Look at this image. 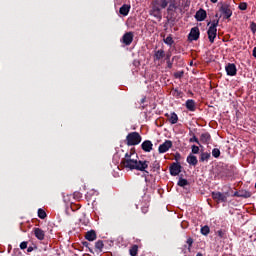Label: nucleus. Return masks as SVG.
<instances>
[{
    "mask_svg": "<svg viewBox=\"0 0 256 256\" xmlns=\"http://www.w3.org/2000/svg\"><path fill=\"white\" fill-rule=\"evenodd\" d=\"M121 167L124 169H129L130 171H145V173H149L145 169L149 167V161H141L134 158H131V154L126 153L124 158L121 159L120 162Z\"/></svg>",
    "mask_w": 256,
    "mask_h": 256,
    "instance_id": "nucleus-1",
    "label": "nucleus"
},
{
    "mask_svg": "<svg viewBox=\"0 0 256 256\" xmlns=\"http://www.w3.org/2000/svg\"><path fill=\"white\" fill-rule=\"evenodd\" d=\"M215 17L216 19H214L212 23L208 22L207 24V25H210L207 31V35L210 43H215V38L217 37V26L219 25V19H221V17L225 19V5H222L220 7V14L216 13Z\"/></svg>",
    "mask_w": 256,
    "mask_h": 256,
    "instance_id": "nucleus-2",
    "label": "nucleus"
},
{
    "mask_svg": "<svg viewBox=\"0 0 256 256\" xmlns=\"http://www.w3.org/2000/svg\"><path fill=\"white\" fill-rule=\"evenodd\" d=\"M177 11H180V13L183 11V8H181V2L179 0H169L166 16L168 23H172V25L175 24L177 17H179V12Z\"/></svg>",
    "mask_w": 256,
    "mask_h": 256,
    "instance_id": "nucleus-3",
    "label": "nucleus"
},
{
    "mask_svg": "<svg viewBox=\"0 0 256 256\" xmlns=\"http://www.w3.org/2000/svg\"><path fill=\"white\" fill-rule=\"evenodd\" d=\"M126 145L128 147H135L143 141V137H141V134L139 132H130L126 136Z\"/></svg>",
    "mask_w": 256,
    "mask_h": 256,
    "instance_id": "nucleus-4",
    "label": "nucleus"
},
{
    "mask_svg": "<svg viewBox=\"0 0 256 256\" xmlns=\"http://www.w3.org/2000/svg\"><path fill=\"white\" fill-rule=\"evenodd\" d=\"M238 175L237 168L234 165H226L225 177L229 181L236 179Z\"/></svg>",
    "mask_w": 256,
    "mask_h": 256,
    "instance_id": "nucleus-5",
    "label": "nucleus"
},
{
    "mask_svg": "<svg viewBox=\"0 0 256 256\" xmlns=\"http://www.w3.org/2000/svg\"><path fill=\"white\" fill-rule=\"evenodd\" d=\"M251 192L247 190H241L239 192H226V197H242L243 199H249L251 197Z\"/></svg>",
    "mask_w": 256,
    "mask_h": 256,
    "instance_id": "nucleus-6",
    "label": "nucleus"
},
{
    "mask_svg": "<svg viewBox=\"0 0 256 256\" xmlns=\"http://www.w3.org/2000/svg\"><path fill=\"white\" fill-rule=\"evenodd\" d=\"M181 169H183V166L179 162H173L169 167L170 175L177 177L181 173Z\"/></svg>",
    "mask_w": 256,
    "mask_h": 256,
    "instance_id": "nucleus-7",
    "label": "nucleus"
},
{
    "mask_svg": "<svg viewBox=\"0 0 256 256\" xmlns=\"http://www.w3.org/2000/svg\"><path fill=\"white\" fill-rule=\"evenodd\" d=\"M135 37V34L133 32H126L122 38H121V43H123V45H126V47H129V45H131V43H133V39Z\"/></svg>",
    "mask_w": 256,
    "mask_h": 256,
    "instance_id": "nucleus-8",
    "label": "nucleus"
},
{
    "mask_svg": "<svg viewBox=\"0 0 256 256\" xmlns=\"http://www.w3.org/2000/svg\"><path fill=\"white\" fill-rule=\"evenodd\" d=\"M201 35V32L199 31V27H193L190 30V33L188 35L189 41H198L199 37Z\"/></svg>",
    "mask_w": 256,
    "mask_h": 256,
    "instance_id": "nucleus-9",
    "label": "nucleus"
},
{
    "mask_svg": "<svg viewBox=\"0 0 256 256\" xmlns=\"http://www.w3.org/2000/svg\"><path fill=\"white\" fill-rule=\"evenodd\" d=\"M173 147V141L165 140L164 143L160 144L158 147V153H167Z\"/></svg>",
    "mask_w": 256,
    "mask_h": 256,
    "instance_id": "nucleus-10",
    "label": "nucleus"
},
{
    "mask_svg": "<svg viewBox=\"0 0 256 256\" xmlns=\"http://www.w3.org/2000/svg\"><path fill=\"white\" fill-rule=\"evenodd\" d=\"M225 71L229 77H235V75H237V65L234 63H228L225 66Z\"/></svg>",
    "mask_w": 256,
    "mask_h": 256,
    "instance_id": "nucleus-11",
    "label": "nucleus"
},
{
    "mask_svg": "<svg viewBox=\"0 0 256 256\" xmlns=\"http://www.w3.org/2000/svg\"><path fill=\"white\" fill-rule=\"evenodd\" d=\"M141 149L145 151V153H151L153 151V142L151 140H145L141 144Z\"/></svg>",
    "mask_w": 256,
    "mask_h": 256,
    "instance_id": "nucleus-12",
    "label": "nucleus"
},
{
    "mask_svg": "<svg viewBox=\"0 0 256 256\" xmlns=\"http://www.w3.org/2000/svg\"><path fill=\"white\" fill-rule=\"evenodd\" d=\"M169 5V0H154L153 7H158V9H166Z\"/></svg>",
    "mask_w": 256,
    "mask_h": 256,
    "instance_id": "nucleus-13",
    "label": "nucleus"
},
{
    "mask_svg": "<svg viewBox=\"0 0 256 256\" xmlns=\"http://www.w3.org/2000/svg\"><path fill=\"white\" fill-rule=\"evenodd\" d=\"M196 21H205L207 19V11L204 9H199L195 14Z\"/></svg>",
    "mask_w": 256,
    "mask_h": 256,
    "instance_id": "nucleus-14",
    "label": "nucleus"
},
{
    "mask_svg": "<svg viewBox=\"0 0 256 256\" xmlns=\"http://www.w3.org/2000/svg\"><path fill=\"white\" fill-rule=\"evenodd\" d=\"M212 198L214 201H217V203H225V194L221 192H213Z\"/></svg>",
    "mask_w": 256,
    "mask_h": 256,
    "instance_id": "nucleus-15",
    "label": "nucleus"
},
{
    "mask_svg": "<svg viewBox=\"0 0 256 256\" xmlns=\"http://www.w3.org/2000/svg\"><path fill=\"white\" fill-rule=\"evenodd\" d=\"M165 117L168 118V121L171 123V125H175L179 121V116H177V113L175 112H172L170 115L169 113H166Z\"/></svg>",
    "mask_w": 256,
    "mask_h": 256,
    "instance_id": "nucleus-16",
    "label": "nucleus"
},
{
    "mask_svg": "<svg viewBox=\"0 0 256 256\" xmlns=\"http://www.w3.org/2000/svg\"><path fill=\"white\" fill-rule=\"evenodd\" d=\"M33 232H34L36 239H38L39 241H43V239H45V231H43V229L34 228Z\"/></svg>",
    "mask_w": 256,
    "mask_h": 256,
    "instance_id": "nucleus-17",
    "label": "nucleus"
},
{
    "mask_svg": "<svg viewBox=\"0 0 256 256\" xmlns=\"http://www.w3.org/2000/svg\"><path fill=\"white\" fill-rule=\"evenodd\" d=\"M129 11H131V5L129 4H123L119 9V13L120 15H123V17H127Z\"/></svg>",
    "mask_w": 256,
    "mask_h": 256,
    "instance_id": "nucleus-18",
    "label": "nucleus"
},
{
    "mask_svg": "<svg viewBox=\"0 0 256 256\" xmlns=\"http://www.w3.org/2000/svg\"><path fill=\"white\" fill-rule=\"evenodd\" d=\"M185 107L186 109H188V111H196L197 109V104L195 103V100L193 99H188L185 103Z\"/></svg>",
    "mask_w": 256,
    "mask_h": 256,
    "instance_id": "nucleus-19",
    "label": "nucleus"
},
{
    "mask_svg": "<svg viewBox=\"0 0 256 256\" xmlns=\"http://www.w3.org/2000/svg\"><path fill=\"white\" fill-rule=\"evenodd\" d=\"M187 163L192 165V167H197V163H199V160H197V156L193 154H189L186 158Z\"/></svg>",
    "mask_w": 256,
    "mask_h": 256,
    "instance_id": "nucleus-20",
    "label": "nucleus"
},
{
    "mask_svg": "<svg viewBox=\"0 0 256 256\" xmlns=\"http://www.w3.org/2000/svg\"><path fill=\"white\" fill-rule=\"evenodd\" d=\"M151 15H153V17H155L156 19H163V16L161 14V8L157 7V6H152V13Z\"/></svg>",
    "mask_w": 256,
    "mask_h": 256,
    "instance_id": "nucleus-21",
    "label": "nucleus"
},
{
    "mask_svg": "<svg viewBox=\"0 0 256 256\" xmlns=\"http://www.w3.org/2000/svg\"><path fill=\"white\" fill-rule=\"evenodd\" d=\"M85 239L87 241H95V239H97V232H95V230L87 231L85 234Z\"/></svg>",
    "mask_w": 256,
    "mask_h": 256,
    "instance_id": "nucleus-22",
    "label": "nucleus"
},
{
    "mask_svg": "<svg viewBox=\"0 0 256 256\" xmlns=\"http://www.w3.org/2000/svg\"><path fill=\"white\" fill-rule=\"evenodd\" d=\"M163 57H165V50L160 49L155 52L154 61H161V59H163Z\"/></svg>",
    "mask_w": 256,
    "mask_h": 256,
    "instance_id": "nucleus-23",
    "label": "nucleus"
},
{
    "mask_svg": "<svg viewBox=\"0 0 256 256\" xmlns=\"http://www.w3.org/2000/svg\"><path fill=\"white\" fill-rule=\"evenodd\" d=\"M104 247H105V244L103 243V240H98L95 242V249L96 251H99V253L103 252Z\"/></svg>",
    "mask_w": 256,
    "mask_h": 256,
    "instance_id": "nucleus-24",
    "label": "nucleus"
},
{
    "mask_svg": "<svg viewBox=\"0 0 256 256\" xmlns=\"http://www.w3.org/2000/svg\"><path fill=\"white\" fill-rule=\"evenodd\" d=\"M200 141H202V143H209V141H211V135L209 133L201 134Z\"/></svg>",
    "mask_w": 256,
    "mask_h": 256,
    "instance_id": "nucleus-25",
    "label": "nucleus"
},
{
    "mask_svg": "<svg viewBox=\"0 0 256 256\" xmlns=\"http://www.w3.org/2000/svg\"><path fill=\"white\" fill-rule=\"evenodd\" d=\"M164 43L169 47H172L175 44V40H173V36L169 35L166 38H164Z\"/></svg>",
    "mask_w": 256,
    "mask_h": 256,
    "instance_id": "nucleus-26",
    "label": "nucleus"
},
{
    "mask_svg": "<svg viewBox=\"0 0 256 256\" xmlns=\"http://www.w3.org/2000/svg\"><path fill=\"white\" fill-rule=\"evenodd\" d=\"M209 159H211V154H209L208 152H203L200 155V162L204 163V161H209Z\"/></svg>",
    "mask_w": 256,
    "mask_h": 256,
    "instance_id": "nucleus-27",
    "label": "nucleus"
},
{
    "mask_svg": "<svg viewBox=\"0 0 256 256\" xmlns=\"http://www.w3.org/2000/svg\"><path fill=\"white\" fill-rule=\"evenodd\" d=\"M233 15V9H231V6L227 5L225 6V19H229Z\"/></svg>",
    "mask_w": 256,
    "mask_h": 256,
    "instance_id": "nucleus-28",
    "label": "nucleus"
},
{
    "mask_svg": "<svg viewBox=\"0 0 256 256\" xmlns=\"http://www.w3.org/2000/svg\"><path fill=\"white\" fill-rule=\"evenodd\" d=\"M177 185L178 187H186V185H189V181L185 178H180Z\"/></svg>",
    "mask_w": 256,
    "mask_h": 256,
    "instance_id": "nucleus-29",
    "label": "nucleus"
},
{
    "mask_svg": "<svg viewBox=\"0 0 256 256\" xmlns=\"http://www.w3.org/2000/svg\"><path fill=\"white\" fill-rule=\"evenodd\" d=\"M137 253H139V246L133 245V246L130 248V255H131V256H136Z\"/></svg>",
    "mask_w": 256,
    "mask_h": 256,
    "instance_id": "nucleus-30",
    "label": "nucleus"
},
{
    "mask_svg": "<svg viewBox=\"0 0 256 256\" xmlns=\"http://www.w3.org/2000/svg\"><path fill=\"white\" fill-rule=\"evenodd\" d=\"M200 233L207 236L209 233H211V229L209 228V226L205 225L201 228Z\"/></svg>",
    "mask_w": 256,
    "mask_h": 256,
    "instance_id": "nucleus-31",
    "label": "nucleus"
},
{
    "mask_svg": "<svg viewBox=\"0 0 256 256\" xmlns=\"http://www.w3.org/2000/svg\"><path fill=\"white\" fill-rule=\"evenodd\" d=\"M151 168L153 171H159V169H161V165L159 164V162L156 160L151 164Z\"/></svg>",
    "mask_w": 256,
    "mask_h": 256,
    "instance_id": "nucleus-32",
    "label": "nucleus"
},
{
    "mask_svg": "<svg viewBox=\"0 0 256 256\" xmlns=\"http://www.w3.org/2000/svg\"><path fill=\"white\" fill-rule=\"evenodd\" d=\"M38 217H39V219H45L47 217V212H45V210L39 208L38 209Z\"/></svg>",
    "mask_w": 256,
    "mask_h": 256,
    "instance_id": "nucleus-33",
    "label": "nucleus"
},
{
    "mask_svg": "<svg viewBox=\"0 0 256 256\" xmlns=\"http://www.w3.org/2000/svg\"><path fill=\"white\" fill-rule=\"evenodd\" d=\"M220 155H221V151H220L218 148H214V149L212 150V156H214L215 159L219 158Z\"/></svg>",
    "mask_w": 256,
    "mask_h": 256,
    "instance_id": "nucleus-34",
    "label": "nucleus"
},
{
    "mask_svg": "<svg viewBox=\"0 0 256 256\" xmlns=\"http://www.w3.org/2000/svg\"><path fill=\"white\" fill-rule=\"evenodd\" d=\"M187 245H188V251L189 253H191V248L193 247V238L189 237L186 241Z\"/></svg>",
    "mask_w": 256,
    "mask_h": 256,
    "instance_id": "nucleus-35",
    "label": "nucleus"
},
{
    "mask_svg": "<svg viewBox=\"0 0 256 256\" xmlns=\"http://www.w3.org/2000/svg\"><path fill=\"white\" fill-rule=\"evenodd\" d=\"M238 9H240V11H247V2H241Z\"/></svg>",
    "mask_w": 256,
    "mask_h": 256,
    "instance_id": "nucleus-36",
    "label": "nucleus"
},
{
    "mask_svg": "<svg viewBox=\"0 0 256 256\" xmlns=\"http://www.w3.org/2000/svg\"><path fill=\"white\" fill-rule=\"evenodd\" d=\"M183 75H185L184 71H178L174 73L175 79H182Z\"/></svg>",
    "mask_w": 256,
    "mask_h": 256,
    "instance_id": "nucleus-37",
    "label": "nucleus"
},
{
    "mask_svg": "<svg viewBox=\"0 0 256 256\" xmlns=\"http://www.w3.org/2000/svg\"><path fill=\"white\" fill-rule=\"evenodd\" d=\"M83 247H86L90 253H93V249L90 247V243L87 241L82 242Z\"/></svg>",
    "mask_w": 256,
    "mask_h": 256,
    "instance_id": "nucleus-38",
    "label": "nucleus"
},
{
    "mask_svg": "<svg viewBox=\"0 0 256 256\" xmlns=\"http://www.w3.org/2000/svg\"><path fill=\"white\" fill-rule=\"evenodd\" d=\"M191 149H192V153H193L194 155H197V154L199 153V146H197V145H192Z\"/></svg>",
    "mask_w": 256,
    "mask_h": 256,
    "instance_id": "nucleus-39",
    "label": "nucleus"
},
{
    "mask_svg": "<svg viewBox=\"0 0 256 256\" xmlns=\"http://www.w3.org/2000/svg\"><path fill=\"white\" fill-rule=\"evenodd\" d=\"M189 141L190 143H197V145H199V139L195 135H193V137L190 138Z\"/></svg>",
    "mask_w": 256,
    "mask_h": 256,
    "instance_id": "nucleus-40",
    "label": "nucleus"
},
{
    "mask_svg": "<svg viewBox=\"0 0 256 256\" xmlns=\"http://www.w3.org/2000/svg\"><path fill=\"white\" fill-rule=\"evenodd\" d=\"M250 29L252 31V33H256V23L255 22H251L250 24Z\"/></svg>",
    "mask_w": 256,
    "mask_h": 256,
    "instance_id": "nucleus-41",
    "label": "nucleus"
},
{
    "mask_svg": "<svg viewBox=\"0 0 256 256\" xmlns=\"http://www.w3.org/2000/svg\"><path fill=\"white\" fill-rule=\"evenodd\" d=\"M174 159H175L176 163H179V161H181V154L179 152H177L174 155Z\"/></svg>",
    "mask_w": 256,
    "mask_h": 256,
    "instance_id": "nucleus-42",
    "label": "nucleus"
},
{
    "mask_svg": "<svg viewBox=\"0 0 256 256\" xmlns=\"http://www.w3.org/2000/svg\"><path fill=\"white\" fill-rule=\"evenodd\" d=\"M27 245H28V242H27V241L21 242V243H20V249H22V250L27 249Z\"/></svg>",
    "mask_w": 256,
    "mask_h": 256,
    "instance_id": "nucleus-43",
    "label": "nucleus"
},
{
    "mask_svg": "<svg viewBox=\"0 0 256 256\" xmlns=\"http://www.w3.org/2000/svg\"><path fill=\"white\" fill-rule=\"evenodd\" d=\"M141 211H142V213L145 215V214H147V213H149V206H143L142 208H141Z\"/></svg>",
    "mask_w": 256,
    "mask_h": 256,
    "instance_id": "nucleus-44",
    "label": "nucleus"
},
{
    "mask_svg": "<svg viewBox=\"0 0 256 256\" xmlns=\"http://www.w3.org/2000/svg\"><path fill=\"white\" fill-rule=\"evenodd\" d=\"M83 197V195L81 194V192H74V199H81Z\"/></svg>",
    "mask_w": 256,
    "mask_h": 256,
    "instance_id": "nucleus-45",
    "label": "nucleus"
},
{
    "mask_svg": "<svg viewBox=\"0 0 256 256\" xmlns=\"http://www.w3.org/2000/svg\"><path fill=\"white\" fill-rule=\"evenodd\" d=\"M216 235H217L218 237H220V238H223V236L225 235V232H223V230H218V231L216 232Z\"/></svg>",
    "mask_w": 256,
    "mask_h": 256,
    "instance_id": "nucleus-46",
    "label": "nucleus"
},
{
    "mask_svg": "<svg viewBox=\"0 0 256 256\" xmlns=\"http://www.w3.org/2000/svg\"><path fill=\"white\" fill-rule=\"evenodd\" d=\"M166 63H167V68L168 69H173V61L168 60V61H166Z\"/></svg>",
    "mask_w": 256,
    "mask_h": 256,
    "instance_id": "nucleus-47",
    "label": "nucleus"
},
{
    "mask_svg": "<svg viewBox=\"0 0 256 256\" xmlns=\"http://www.w3.org/2000/svg\"><path fill=\"white\" fill-rule=\"evenodd\" d=\"M135 154V148H131L130 152H128V155H130V158L133 157Z\"/></svg>",
    "mask_w": 256,
    "mask_h": 256,
    "instance_id": "nucleus-48",
    "label": "nucleus"
},
{
    "mask_svg": "<svg viewBox=\"0 0 256 256\" xmlns=\"http://www.w3.org/2000/svg\"><path fill=\"white\" fill-rule=\"evenodd\" d=\"M34 250H35L34 247L29 246V247L27 248V253H33Z\"/></svg>",
    "mask_w": 256,
    "mask_h": 256,
    "instance_id": "nucleus-49",
    "label": "nucleus"
},
{
    "mask_svg": "<svg viewBox=\"0 0 256 256\" xmlns=\"http://www.w3.org/2000/svg\"><path fill=\"white\" fill-rule=\"evenodd\" d=\"M166 61H171V53L166 55Z\"/></svg>",
    "mask_w": 256,
    "mask_h": 256,
    "instance_id": "nucleus-50",
    "label": "nucleus"
},
{
    "mask_svg": "<svg viewBox=\"0 0 256 256\" xmlns=\"http://www.w3.org/2000/svg\"><path fill=\"white\" fill-rule=\"evenodd\" d=\"M252 55H253V57L256 59V47L253 48Z\"/></svg>",
    "mask_w": 256,
    "mask_h": 256,
    "instance_id": "nucleus-51",
    "label": "nucleus"
},
{
    "mask_svg": "<svg viewBox=\"0 0 256 256\" xmlns=\"http://www.w3.org/2000/svg\"><path fill=\"white\" fill-rule=\"evenodd\" d=\"M179 59H180L179 56H174V57L172 58V61H179Z\"/></svg>",
    "mask_w": 256,
    "mask_h": 256,
    "instance_id": "nucleus-52",
    "label": "nucleus"
},
{
    "mask_svg": "<svg viewBox=\"0 0 256 256\" xmlns=\"http://www.w3.org/2000/svg\"><path fill=\"white\" fill-rule=\"evenodd\" d=\"M196 256H203V253L198 252V253L196 254Z\"/></svg>",
    "mask_w": 256,
    "mask_h": 256,
    "instance_id": "nucleus-53",
    "label": "nucleus"
},
{
    "mask_svg": "<svg viewBox=\"0 0 256 256\" xmlns=\"http://www.w3.org/2000/svg\"><path fill=\"white\" fill-rule=\"evenodd\" d=\"M211 3H217V0H210Z\"/></svg>",
    "mask_w": 256,
    "mask_h": 256,
    "instance_id": "nucleus-54",
    "label": "nucleus"
},
{
    "mask_svg": "<svg viewBox=\"0 0 256 256\" xmlns=\"http://www.w3.org/2000/svg\"><path fill=\"white\" fill-rule=\"evenodd\" d=\"M225 39H226V41H227V39H229V35H226V36H225Z\"/></svg>",
    "mask_w": 256,
    "mask_h": 256,
    "instance_id": "nucleus-55",
    "label": "nucleus"
},
{
    "mask_svg": "<svg viewBox=\"0 0 256 256\" xmlns=\"http://www.w3.org/2000/svg\"><path fill=\"white\" fill-rule=\"evenodd\" d=\"M222 41H224V42H225V36H223V37H222Z\"/></svg>",
    "mask_w": 256,
    "mask_h": 256,
    "instance_id": "nucleus-56",
    "label": "nucleus"
}]
</instances>
